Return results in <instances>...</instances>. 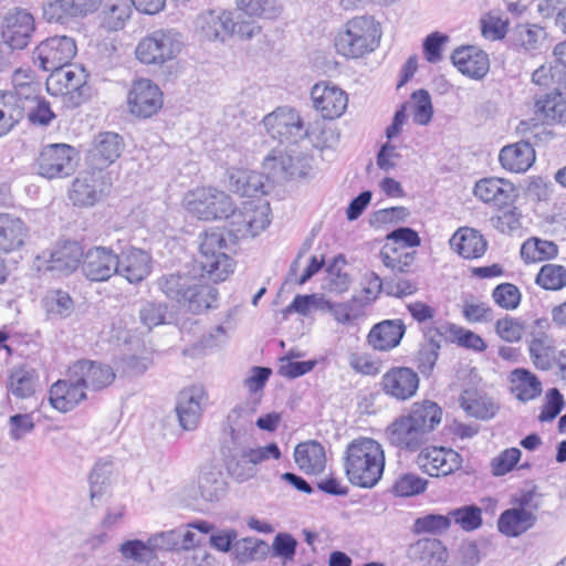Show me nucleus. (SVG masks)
Listing matches in <instances>:
<instances>
[{
    "instance_id": "nucleus-1",
    "label": "nucleus",
    "mask_w": 566,
    "mask_h": 566,
    "mask_svg": "<svg viewBox=\"0 0 566 566\" xmlns=\"http://www.w3.org/2000/svg\"><path fill=\"white\" fill-rule=\"evenodd\" d=\"M224 219H229L227 230L212 228L199 234L198 262L202 271L216 283L227 280L234 271V261L227 253L231 250L227 237L234 245L242 238L258 235L270 224L265 209L235 210L234 205L232 212Z\"/></svg>"
},
{
    "instance_id": "nucleus-2",
    "label": "nucleus",
    "mask_w": 566,
    "mask_h": 566,
    "mask_svg": "<svg viewBox=\"0 0 566 566\" xmlns=\"http://www.w3.org/2000/svg\"><path fill=\"white\" fill-rule=\"evenodd\" d=\"M196 263L201 271L200 276L188 269H182L164 273L157 279L156 284L167 298L177 302L190 313L199 315L217 307L219 292L217 287L202 280L205 276L211 279L202 271L198 258Z\"/></svg>"
},
{
    "instance_id": "nucleus-3",
    "label": "nucleus",
    "mask_w": 566,
    "mask_h": 566,
    "mask_svg": "<svg viewBox=\"0 0 566 566\" xmlns=\"http://www.w3.org/2000/svg\"><path fill=\"white\" fill-rule=\"evenodd\" d=\"M442 409L431 400L415 402L407 415L395 419L386 429L389 443L400 450L415 452L428 440V433L441 422Z\"/></svg>"
},
{
    "instance_id": "nucleus-4",
    "label": "nucleus",
    "mask_w": 566,
    "mask_h": 566,
    "mask_svg": "<svg viewBox=\"0 0 566 566\" xmlns=\"http://www.w3.org/2000/svg\"><path fill=\"white\" fill-rule=\"evenodd\" d=\"M24 117L31 125L49 126L55 118L50 103L36 93L33 84H24L0 97V137L10 133Z\"/></svg>"
},
{
    "instance_id": "nucleus-5",
    "label": "nucleus",
    "mask_w": 566,
    "mask_h": 566,
    "mask_svg": "<svg viewBox=\"0 0 566 566\" xmlns=\"http://www.w3.org/2000/svg\"><path fill=\"white\" fill-rule=\"evenodd\" d=\"M382 446L373 438L352 440L345 450L344 470L348 481L363 489H371L380 481L385 470Z\"/></svg>"
},
{
    "instance_id": "nucleus-6",
    "label": "nucleus",
    "mask_w": 566,
    "mask_h": 566,
    "mask_svg": "<svg viewBox=\"0 0 566 566\" xmlns=\"http://www.w3.org/2000/svg\"><path fill=\"white\" fill-rule=\"evenodd\" d=\"M380 35L374 20L369 17H356L346 23V29L335 39L336 51L352 59H358L373 52Z\"/></svg>"
},
{
    "instance_id": "nucleus-7",
    "label": "nucleus",
    "mask_w": 566,
    "mask_h": 566,
    "mask_svg": "<svg viewBox=\"0 0 566 566\" xmlns=\"http://www.w3.org/2000/svg\"><path fill=\"white\" fill-rule=\"evenodd\" d=\"M181 48L179 32L160 29L143 38L136 46L135 54L143 64L161 66L175 60Z\"/></svg>"
},
{
    "instance_id": "nucleus-8",
    "label": "nucleus",
    "mask_w": 566,
    "mask_h": 566,
    "mask_svg": "<svg viewBox=\"0 0 566 566\" xmlns=\"http://www.w3.org/2000/svg\"><path fill=\"white\" fill-rule=\"evenodd\" d=\"M80 159L77 149L69 144L45 145L36 159L38 172L46 179L73 175Z\"/></svg>"
},
{
    "instance_id": "nucleus-9",
    "label": "nucleus",
    "mask_w": 566,
    "mask_h": 566,
    "mask_svg": "<svg viewBox=\"0 0 566 566\" xmlns=\"http://www.w3.org/2000/svg\"><path fill=\"white\" fill-rule=\"evenodd\" d=\"M75 41L66 35L43 40L33 51V63L45 72L62 71L76 55Z\"/></svg>"
},
{
    "instance_id": "nucleus-10",
    "label": "nucleus",
    "mask_w": 566,
    "mask_h": 566,
    "mask_svg": "<svg viewBox=\"0 0 566 566\" xmlns=\"http://www.w3.org/2000/svg\"><path fill=\"white\" fill-rule=\"evenodd\" d=\"M268 134L281 144H297L308 136L300 114L291 107H277L263 118Z\"/></svg>"
},
{
    "instance_id": "nucleus-11",
    "label": "nucleus",
    "mask_w": 566,
    "mask_h": 566,
    "mask_svg": "<svg viewBox=\"0 0 566 566\" xmlns=\"http://www.w3.org/2000/svg\"><path fill=\"white\" fill-rule=\"evenodd\" d=\"M0 29L2 43L15 51L30 44L36 28L34 17L27 9L15 7L3 15Z\"/></svg>"
},
{
    "instance_id": "nucleus-12",
    "label": "nucleus",
    "mask_w": 566,
    "mask_h": 566,
    "mask_svg": "<svg viewBox=\"0 0 566 566\" xmlns=\"http://www.w3.org/2000/svg\"><path fill=\"white\" fill-rule=\"evenodd\" d=\"M188 210L201 220H217L229 217L233 201L229 195L213 188H202L192 193Z\"/></svg>"
},
{
    "instance_id": "nucleus-13",
    "label": "nucleus",
    "mask_w": 566,
    "mask_h": 566,
    "mask_svg": "<svg viewBox=\"0 0 566 566\" xmlns=\"http://www.w3.org/2000/svg\"><path fill=\"white\" fill-rule=\"evenodd\" d=\"M116 261L117 250L113 247H91L84 252L81 273L90 282H106L118 271Z\"/></svg>"
},
{
    "instance_id": "nucleus-14",
    "label": "nucleus",
    "mask_w": 566,
    "mask_h": 566,
    "mask_svg": "<svg viewBox=\"0 0 566 566\" xmlns=\"http://www.w3.org/2000/svg\"><path fill=\"white\" fill-rule=\"evenodd\" d=\"M127 104L130 114L139 118H149L163 107V93L151 80L138 78L132 84Z\"/></svg>"
},
{
    "instance_id": "nucleus-15",
    "label": "nucleus",
    "mask_w": 566,
    "mask_h": 566,
    "mask_svg": "<svg viewBox=\"0 0 566 566\" xmlns=\"http://www.w3.org/2000/svg\"><path fill=\"white\" fill-rule=\"evenodd\" d=\"M116 268H118L117 275L123 276L130 284H139L153 271V256L148 251L139 248H119Z\"/></svg>"
},
{
    "instance_id": "nucleus-16",
    "label": "nucleus",
    "mask_w": 566,
    "mask_h": 566,
    "mask_svg": "<svg viewBox=\"0 0 566 566\" xmlns=\"http://www.w3.org/2000/svg\"><path fill=\"white\" fill-rule=\"evenodd\" d=\"M67 370L74 381L94 391L108 387L116 377L109 365L85 358L74 361Z\"/></svg>"
},
{
    "instance_id": "nucleus-17",
    "label": "nucleus",
    "mask_w": 566,
    "mask_h": 566,
    "mask_svg": "<svg viewBox=\"0 0 566 566\" xmlns=\"http://www.w3.org/2000/svg\"><path fill=\"white\" fill-rule=\"evenodd\" d=\"M416 462L422 472L438 478L459 470L462 465V458L452 449L429 447L421 449Z\"/></svg>"
},
{
    "instance_id": "nucleus-18",
    "label": "nucleus",
    "mask_w": 566,
    "mask_h": 566,
    "mask_svg": "<svg viewBox=\"0 0 566 566\" xmlns=\"http://www.w3.org/2000/svg\"><path fill=\"white\" fill-rule=\"evenodd\" d=\"M84 252L80 241L60 239L49 252L46 270L67 276L81 269Z\"/></svg>"
},
{
    "instance_id": "nucleus-19",
    "label": "nucleus",
    "mask_w": 566,
    "mask_h": 566,
    "mask_svg": "<svg viewBox=\"0 0 566 566\" xmlns=\"http://www.w3.org/2000/svg\"><path fill=\"white\" fill-rule=\"evenodd\" d=\"M313 106L327 119L338 118L347 107V94L329 82H319L311 90Z\"/></svg>"
},
{
    "instance_id": "nucleus-20",
    "label": "nucleus",
    "mask_w": 566,
    "mask_h": 566,
    "mask_svg": "<svg viewBox=\"0 0 566 566\" xmlns=\"http://www.w3.org/2000/svg\"><path fill=\"white\" fill-rule=\"evenodd\" d=\"M382 391L399 401L412 398L419 388V376L409 367H391L380 381Z\"/></svg>"
},
{
    "instance_id": "nucleus-21",
    "label": "nucleus",
    "mask_w": 566,
    "mask_h": 566,
    "mask_svg": "<svg viewBox=\"0 0 566 566\" xmlns=\"http://www.w3.org/2000/svg\"><path fill=\"white\" fill-rule=\"evenodd\" d=\"M242 412H245V408L235 406L227 417L230 431L221 441L220 452L223 461L228 459L232 461L234 457H242L245 449L252 448L245 426L240 422Z\"/></svg>"
},
{
    "instance_id": "nucleus-22",
    "label": "nucleus",
    "mask_w": 566,
    "mask_h": 566,
    "mask_svg": "<svg viewBox=\"0 0 566 566\" xmlns=\"http://www.w3.org/2000/svg\"><path fill=\"white\" fill-rule=\"evenodd\" d=\"M197 30L208 41H226L235 32L233 13L226 10H209L197 18Z\"/></svg>"
},
{
    "instance_id": "nucleus-23",
    "label": "nucleus",
    "mask_w": 566,
    "mask_h": 566,
    "mask_svg": "<svg viewBox=\"0 0 566 566\" xmlns=\"http://www.w3.org/2000/svg\"><path fill=\"white\" fill-rule=\"evenodd\" d=\"M102 171H85L80 174L72 182L70 200L74 206L92 207L101 200L105 184Z\"/></svg>"
},
{
    "instance_id": "nucleus-24",
    "label": "nucleus",
    "mask_w": 566,
    "mask_h": 566,
    "mask_svg": "<svg viewBox=\"0 0 566 566\" xmlns=\"http://www.w3.org/2000/svg\"><path fill=\"white\" fill-rule=\"evenodd\" d=\"M451 61L459 72L473 80L484 78L490 70L488 53L474 45L457 48Z\"/></svg>"
},
{
    "instance_id": "nucleus-25",
    "label": "nucleus",
    "mask_w": 566,
    "mask_h": 566,
    "mask_svg": "<svg viewBox=\"0 0 566 566\" xmlns=\"http://www.w3.org/2000/svg\"><path fill=\"white\" fill-rule=\"evenodd\" d=\"M86 398V389L72 379V374L69 370L66 371V378L55 381L49 391V400L52 407L64 413L73 410Z\"/></svg>"
},
{
    "instance_id": "nucleus-26",
    "label": "nucleus",
    "mask_w": 566,
    "mask_h": 566,
    "mask_svg": "<svg viewBox=\"0 0 566 566\" xmlns=\"http://www.w3.org/2000/svg\"><path fill=\"white\" fill-rule=\"evenodd\" d=\"M124 148L125 143L119 134L101 132L95 136L88 154L93 165L102 171L120 157Z\"/></svg>"
},
{
    "instance_id": "nucleus-27",
    "label": "nucleus",
    "mask_w": 566,
    "mask_h": 566,
    "mask_svg": "<svg viewBox=\"0 0 566 566\" xmlns=\"http://www.w3.org/2000/svg\"><path fill=\"white\" fill-rule=\"evenodd\" d=\"M406 334V325L400 318L376 323L367 335L368 345L378 352H389L398 347Z\"/></svg>"
},
{
    "instance_id": "nucleus-28",
    "label": "nucleus",
    "mask_w": 566,
    "mask_h": 566,
    "mask_svg": "<svg viewBox=\"0 0 566 566\" xmlns=\"http://www.w3.org/2000/svg\"><path fill=\"white\" fill-rule=\"evenodd\" d=\"M203 399L205 390L200 386H192L179 392L176 412L182 429L190 431L198 427Z\"/></svg>"
},
{
    "instance_id": "nucleus-29",
    "label": "nucleus",
    "mask_w": 566,
    "mask_h": 566,
    "mask_svg": "<svg viewBox=\"0 0 566 566\" xmlns=\"http://www.w3.org/2000/svg\"><path fill=\"white\" fill-rule=\"evenodd\" d=\"M473 192L483 202L499 209L511 205L517 196L513 184L500 178L479 180L474 186Z\"/></svg>"
},
{
    "instance_id": "nucleus-30",
    "label": "nucleus",
    "mask_w": 566,
    "mask_h": 566,
    "mask_svg": "<svg viewBox=\"0 0 566 566\" xmlns=\"http://www.w3.org/2000/svg\"><path fill=\"white\" fill-rule=\"evenodd\" d=\"M424 343L416 355V365L423 377H430L437 364L441 349V338L446 333L440 327H429L423 331Z\"/></svg>"
},
{
    "instance_id": "nucleus-31",
    "label": "nucleus",
    "mask_w": 566,
    "mask_h": 566,
    "mask_svg": "<svg viewBox=\"0 0 566 566\" xmlns=\"http://www.w3.org/2000/svg\"><path fill=\"white\" fill-rule=\"evenodd\" d=\"M294 461L305 474L317 475L326 468L325 448L316 440L301 442L295 447Z\"/></svg>"
},
{
    "instance_id": "nucleus-32",
    "label": "nucleus",
    "mask_w": 566,
    "mask_h": 566,
    "mask_svg": "<svg viewBox=\"0 0 566 566\" xmlns=\"http://www.w3.org/2000/svg\"><path fill=\"white\" fill-rule=\"evenodd\" d=\"M102 0H54L44 9L49 21L62 22L66 18L85 17L99 7Z\"/></svg>"
},
{
    "instance_id": "nucleus-33",
    "label": "nucleus",
    "mask_w": 566,
    "mask_h": 566,
    "mask_svg": "<svg viewBox=\"0 0 566 566\" xmlns=\"http://www.w3.org/2000/svg\"><path fill=\"white\" fill-rule=\"evenodd\" d=\"M450 247L463 259H479L484 255L488 242L483 235L472 228H460L450 241Z\"/></svg>"
},
{
    "instance_id": "nucleus-34",
    "label": "nucleus",
    "mask_w": 566,
    "mask_h": 566,
    "mask_svg": "<svg viewBox=\"0 0 566 566\" xmlns=\"http://www.w3.org/2000/svg\"><path fill=\"white\" fill-rule=\"evenodd\" d=\"M408 556L422 565L444 566L449 554L440 539L426 537L409 546Z\"/></svg>"
},
{
    "instance_id": "nucleus-35",
    "label": "nucleus",
    "mask_w": 566,
    "mask_h": 566,
    "mask_svg": "<svg viewBox=\"0 0 566 566\" xmlns=\"http://www.w3.org/2000/svg\"><path fill=\"white\" fill-rule=\"evenodd\" d=\"M502 167L512 172L526 171L535 160V150L528 142L504 146L499 155Z\"/></svg>"
},
{
    "instance_id": "nucleus-36",
    "label": "nucleus",
    "mask_w": 566,
    "mask_h": 566,
    "mask_svg": "<svg viewBox=\"0 0 566 566\" xmlns=\"http://www.w3.org/2000/svg\"><path fill=\"white\" fill-rule=\"evenodd\" d=\"M229 188L242 197H258L266 193L264 174L249 169L229 171Z\"/></svg>"
},
{
    "instance_id": "nucleus-37",
    "label": "nucleus",
    "mask_w": 566,
    "mask_h": 566,
    "mask_svg": "<svg viewBox=\"0 0 566 566\" xmlns=\"http://www.w3.org/2000/svg\"><path fill=\"white\" fill-rule=\"evenodd\" d=\"M535 107L547 123H566V91L553 87L536 98Z\"/></svg>"
},
{
    "instance_id": "nucleus-38",
    "label": "nucleus",
    "mask_w": 566,
    "mask_h": 566,
    "mask_svg": "<svg viewBox=\"0 0 566 566\" xmlns=\"http://www.w3.org/2000/svg\"><path fill=\"white\" fill-rule=\"evenodd\" d=\"M28 228L24 222L12 214H0V251H15L24 244Z\"/></svg>"
},
{
    "instance_id": "nucleus-39",
    "label": "nucleus",
    "mask_w": 566,
    "mask_h": 566,
    "mask_svg": "<svg viewBox=\"0 0 566 566\" xmlns=\"http://www.w3.org/2000/svg\"><path fill=\"white\" fill-rule=\"evenodd\" d=\"M198 490L205 501L218 502L226 496L228 483L218 468L205 465L198 475Z\"/></svg>"
},
{
    "instance_id": "nucleus-40",
    "label": "nucleus",
    "mask_w": 566,
    "mask_h": 566,
    "mask_svg": "<svg viewBox=\"0 0 566 566\" xmlns=\"http://www.w3.org/2000/svg\"><path fill=\"white\" fill-rule=\"evenodd\" d=\"M460 403L469 416L480 420H490L499 411L493 398L476 389H465L460 397Z\"/></svg>"
},
{
    "instance_id": "nucleus-41",
    "label": "nucleus",
    "mask_w": 566,
    "mask_h": 566,
    "mask_svg": "<svg viewBox=\"0 0 566 566\" xmlns=\"http://www.w3.org/2000/svg\"><path fill=\"white\" fill-rule=\"evenodd\" d=\"M536 522V516L528 510L507 509L497 520L499 532L509 537H517L530 530Z\"/></svg>"
},
{
    "instance_id": "nucleus-42",
    "label": "nucleus",
    "mask_w": 566,
    "mask_h": 566,
    "mask_svg": "<svg viewBox=\"0 0 566 566\" xmlns=\"http://www.w3.org/2000/svg\"><path fill=\"white\" fill-rule=\"evenodd\" d=\"M512 40L515 46L531 55H536L544 49L547 33L537 24H518L513 32Z\"/></svg>"
},
{
    "instance_id": "nucleus-43",
    "label": "nucleus",
    "mask_w": 566,
    "mask_h": 566,
    "mask_svg": "<svg viewBox=\"0 0 566 566\" xmlns=\"http://www.w3.org/2000/svg\"><path fill=\"white\" fill-rule=\"evenodd\" d=\"M510 380L512 382V392L523 402L535 399L542 394L541 380L526 368H515L512 370Z\"/></svg>"
},
{
    "instance_id": "nucleus-44",
    "label": "nucleus",
    "mask_w": 566,
    "mask_h": 566,
    "mask_svg": "<svg viewBox=\"0 0 566 566\" xmlns=\"http://www.w3.org/2000/svg\"><path fill=\"white\" fill-rule=\"evenodd\" d=\"M132 12V7L127 0H107L103 6L101 24L108 31L122 30Z\"/></svg>"
},
{
    "instance_id": "nucleus-45",
    "label": "nucleus",
    "mask_w": 566,
    "mask_h": 566,
    "mask_svg": "<svg viewBox=\"0 0 566 566\" xmlns=\"http://www.w3.org/2000/svg\"><path fill=\"white\" fill-rule=\"evenodd\" d=\"M530 356L537 369L549 370L555 365L556 357L553 340L543 332L533 337L530 343Z\"/></svg>"
},
{
    "instance_id": "nucleus-46",
    "label": "nucleus",
    "mask_w": 566,
    "mask_h": 566,
    "mask_svg": "<svg viewBox=\"0 0 566 566\" xmlns=\"http://www.w3.org/2000/svg\"><path fill=\"white\" fill-rule=\"evenodd\" d=\"M36 380L38 375L33 368L15 367L10 373L7 388L17 398H29L35 391Z\"/></svg>"
},
{
    "instance_id": "nucleus-47",
    "label": "nucleus",
    "mask_w": 566,
    "mask_h": 566,
    "mask_svg": "<svg viewBox=\"0 0 566 566\" xmlns=\"http://www.w3.org/2000/svg\"><path fill=\"white\" fill-rule=\"evenodd\" d=\"M440 328L446 333L443 336L446 340L455 343L458 346L465 349H472L476 353H481L488 347L485 340L480 335L453 323L441 325Z\"/></svg>"
},
{
    "instance_id": "nucleus-48",
    "label": "nucleus",
    "mask_w": 566,
    "mask_h": 566,
    "mask_svg": "<svg viewBox=\"0 0 566 566\" xmlns=\"http://www.w3.org/2000/svg\"><path fill=\"white\" fill-rule=\"evenodd\" d=\"M290 165V155L281 150H272L263 160L265 180H271L272 182L277 184L291 180V175L293 172H289Z\"/></svg>"
},
{
    "instance_id": "nucleus-49",
    "label": "nucleus",
    "mask_w": 566,
    "mask_h": 566,
    "mask_svg": "<svg viewBox=\"0 0 566 566\" xmlns=\"http://www.w3.org/2000/svg\"><path fill=\"white\" fill-rule=\"evenodd\" d=\"M113 473V461L109 459H99L95 462L90 475V497L92 503L101 499L111 484Z\"/></svg>"
},
{
    "instance_id": "nucleus-50",
    "label": "nucleus",
    "mask_w": 566,
    "mask_h": 566,
    "mask_svg": "<svg viewBox=\"0 0 566 566\" xmlns=\"http://www.w3.org/2000/svg\"><path fill=\"white\" fill-rule=\"evenodd\" d=\"M139 321L149 331L156 326L169 324L172 314L169 312V305L161 301H145L139 311Z\"/></svg>"
},
{
    "instance_id": "nucleus-51",
    "label": "nucleus",
    "mask_w": 566,
    "mask_h": 566,
    "mask_svg": "<svg viewBox=\"0 0 566 566\" xmlns=\"http://www.w3.org/2000/svg\"><path fill=\"white\" fill-rule=\"evenodd\" d=\"M244 451L242 457H234L232 461L230 459L223 461L228 474L239 483L254 478L258 473L256 465L259 462L251 461V454L254 452L253 448Z\"/></svg>"
},
{
    "instance_id": "nucleus-52",
    "label": "nucleus",
    "mask_w": 566,
    "mask_h": 566,
    "mask_svg": "<svg viewBox=\"0 0 566 566\" xmlns=\"http://www.w3.org/2000/svg\"><path fill=\"white\" fill-rule=\"evenodd\" d=\"M118 551L125 559L137 564H150L157 558V554L150 545V537L147 542L142 539H127L119 545Z\"/></svg>"
},
{
    "instance_id": "nucleus-53",
    "label": "nucleus",
    "mask_w": 566,
    "mask_h": 566,
    "mask_svg": "<svg viewBox=\"0 0 566 566\" xmlns=\"http://www.w3.org/2000/svg\"><path fill=\"white\" fill-rule=\"evenodd\" d=\"M451 526V517L449 514L429 513L417 517L411 526V532L416 535L431 534L441 535Z\"/></svg>"
},
{
    "instance_id": "nucleus-54",
    "label": "nucleus",
    "mask_w": 566,
    "mask_h": 566,
    "mask_svg": "<svg viewBox=\"0 0 566 566\" xmlns=\"http://www.w3.org/2000/svg\"><path fill=\"white\" fill-rule=\"evenodd\" d=\"M379 258L382 264L394 273H407L415 261V252L401 253L399 248H390L386 243L379 252Z\"/></svg>"
},
{
    "instance_id": "nucleus-55",
    "label": "nucleus",
    "mask_w": 566,
    "mask_h": 566,
    "mask_svg": "<svg viewBox=\"0 0 566 566\" xmlns=\"http://www.w3.org/2000/svg\"><path fill=\"white\" fill-rule=\"evenodd\" d=\"M451 523L454 522L461 530L472 532L482 525V511L475 504L463 505L451 510L449 513Z\"/></svg>"
},
{
    "instance_id": "nucleus-56",
    "label": "nucleus",
    "mask_w": 566,
    "mask_h": 566,
    "mask_svg": "<svg viewBox=\"0 0 566 566\" xmlns=\"http://www.w3.org/2000/svg\"><path fill=\"white\" fill-rule=\"evenodd\" d=\"M238 8L249 17L275 19L281 13L277 0H237Z\"/></svg>"
},
{
    "instance_id": "nucleus-57",
    "label": "nucleus",
    "mask_w": 566,
    "mask_h": 566,
    "mask_svg": "<svg viewBox=\"0 0 566 566\" xmlns=\"http://www.w3.org/2000/svg\"><path fill=\"white\" fill-rule=\"evenodd\" d=\"M535 283L545 290H562L566 286V268L552 263L545 264L537 273Z\"/></svg>"
},
{
    "instance_id": "nucleus-58",
    "label": "nucleus",
    "mask_w": 566,
    "mask_h": 566,
    "mask_svg": "<svg viewBox=\"0 0 566 566\" xmlns=\"http://www.w3.org/2000/svg\"><path fill=\"white\" fill-rule=\"evenodd\" d=\"M428 481L415 473H405L397 478L391 492L401 497L415 496L427 490Z\"/></svg>"
},
{
    "instance_id": "nucleus-59",
    "label": "nucleus",
    "mask_w": 566,
    "mask_h": 566,
    "mask_svg": "<svg viewBox=\"0 0 566 566\" xmlns=\"http://www.w3.org/2000/svg\"><path fill=\"white\" fill-rule=\"evenodd\" d=\"M44 302L48 313L60 318L69 317L74 310L72 297L67 292L62 290L50 291Z\"/></svg>"
},
{
    "instance_id": "nucleus-60",
    "label": "nucleus",
    "mask_w": 566,
    "mask_h": 566,
    "mask_svg": "<svg viewBox=\"0 0 566 566\" xmlns=\"http://www.w3.org/2000/svg\"><path fill=\"white\" fill-rule=\"evenodd\" d=\"M412 99V119L418 125H428L433 116V106L429 92L424 88L415 91L411 94Z\"/></svg>"
},
{
    "instance_id": "nucleus-61",
    "label": "nucleus",
    "mask_w": 566,
    "mask_h": 566,
    "mask_svg": "<svg viewBox=\"0 0 566 566\" xmlns=\"http://www.w3.org/2000/svg\"><path fill=\"white\" fill-rule=\"evenodd\" d=\"M268 551V544L261 539L243 538L234 544L235 556L240 563L261 559Z\"/></svg>"
},
{
    "instance_id": "nucleus-62",
    "label": "nucleus",
    "mask_w": 566,
    "mask_h": 566,
    "mask_svg": "<svg viewBox=\"0 0 566 566\" xmlns=\"http://www.w3.org/2000/svg\"><path fill=\"white\" fill-rule=\"evenodd\" d=\"M357 302L356 297L343 303H334L321 297V307L329 311L338 323L349 324L358 317Z\"/></svg>"
},
{
    "instance_id": "nucleus-63",
    "label": "nucleus",
    "mask_w": 566,
    "mask_h": 566,
    "mask_svg": "<svg viewBox=\"0 0 566 566\" xmlns=\"http://www.w3.org/2000/svg\"><path fill=\"white\" fill-rule=\"evenodd\" d=\"M492 298L501 308L512 311L518 307L522 294L515 284L505 282L494 287Z\"/></svg>"
},
{
    "instance_id": "nucleus-64",
    "label": "nucleus",
    "mask_w": 566,
    "mask_h": 566,
    "mask_svg": "<svg viewBox=\"0 0 566 566\" xmlns=\"http://www.w3.org/2000/svg\"><path fill=\"white\" fill-rule=\"evenodd\" d=\"M526 331L525 322L521 318L505 316L495 323L496 334L507 343L518 342Z\"/></svg>"
}]
</instances>
